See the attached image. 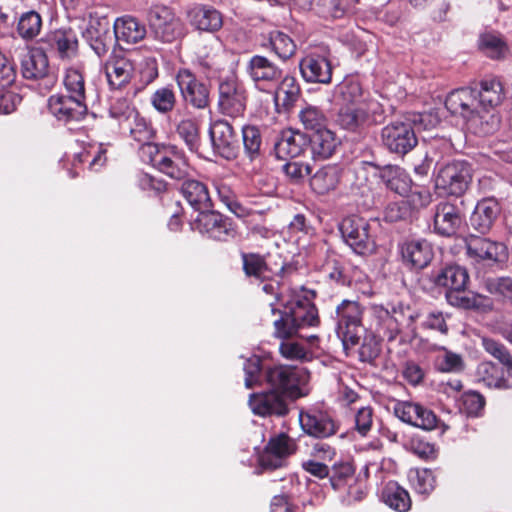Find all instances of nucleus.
<instances>
[{
    "label": "nucleus",
    "instance_id": "f257e3e1",
    "mask_svg": "<svg viewBox=\"0 0 512 512\" xmlns=\"http://www.w3.org/2000/svg\"><path fill=\"white\" fill-rule=\"evenodd\" d=\"M303 291L305 294L293 295L281 310L274 308L275 303H270L273 314L278 312L280 315L273 323L274 337L280 340H289L298 336L300 329L320 325L318 309L313 302L316 292L304 289Z\"/></svg>",
    "mask_w": 512,
    "mask_h": 512
},
{
    "label": "nucleus",
    "instance_id": "f03ea898",
    "mask_svg": "<svg viewBox=\"0 0 512 512\" xmlns=\"http://www.w3.org/2000/svg\"><path fill=\"white\" fill-rule=\"evenodd\" d=\"M309 372L299 366L267 364L264 368V385L294 400L306 397Z\"/></svg>",
    "mask_w": 512,
    "mask_h": 512
},
{
    "label": "nucleus",
    "instance_id": "7ed1b4c3",
    "mask_svg": "<svg viewBox=\"0 0 512 512\" xmlns=\"http://www.w3.org/2000/svg\"><path fill=\"white\" fill-rule=\"evenodd\" d=\"M482 346L503 366L500 368L492 362L482 363L478 368L482 381L490 388H512V355L508 349L499 341L488 337L482 338Z\"/></svg>",
    "mask_w": 512,
    "mask_h": 512
},
{
    "label": "nucleus",
    "instance_id": "20e7f679",
    "mask_svg": "<svg viewBox=\"0 0 512 512\" xmlns=\"http://www.w3.org/2000/svg\"><path fill=\"white\" fill-rule=\"evenodd\" d=\"M384 109L377 100H366L357 105H341L337 113V124L349 132L363 133L367 128L382 122Z\"/></svg>",
    "mask_w": 512,
    "mask_h": 512
},
{
    "label": "nucleus",
    "instance_id": "39448f33",
    "mask_svg": "<svg viewBox=\"0 0 512 512\" xmlns=\"http://www.w3.org/2000/svg\"><path fill=\"white\" fill-rule=\"evenodd\" d=\"M478 101L476 96V89L470 87H462L451 91L445 100V107L452 115H459L466 121L477 125L478 122L481 124L479 133L482 135L490 134L494 131V120L495 116L491 115L490 124L486 121L485 125L482 123V116L480 115L478 108Z\"/></svg>",
    "mask_w": 512,
    "mask_h": 512
},
{
    "label": "nucleus",
    "instance_id": "423d86ee",
    "mask_svg": "<svg viewBox=\"0 0 512 512\" xmlns=\"http://www.w3.org/2000/svg\"><path fill=\"white\" fill-rule=\"evenodd\" d=\"M217 110L221 115L232 119L245 115L248 91L236 75L221 78L217 88Z\"/></svg>",
    "mask_w": 512,
    "mask_h": 512
},
{
    "label": "nucleus",
    "instance_id": "0eeeda50",
    "mask_svg": "<svg viewBox=\"0 0 512 512\" xmlns=\"http://www.w3.org/2000/svg\"><path fill=\"white\" fill-rule=\"evenodd\" d=\"M472 168L465 160H453L441 166L435 176V188L448 196L461 197L472 182Z\"/></svg>",
    "mask_w": 512,
    "mask_h": 512
},
{
    "label": "nucleus",
    "instance_id": "6e6552de",
    "mask_svg": "<svg viewBox=\"0 0 512 512\" xmlns=\"http://www.w3.org/2000/svg\"><path fill=\"white\" fill-rule=\"evenodd\" d=\"M148 24L153 37L162 43H173L186 34L181 19L165 5H154L149 9Z\"/></svg>",
    "mask_w": 512,
    "mask_h": 512
},
{
    "label": "nucleus",
    "instance_id": "1a4fd4ad",
    "mask_svg": "<svg viewBox=\"0 0 512 512\" xmlns=\"http://www.w3.org/2000/svg\"><path fill=\"white\" fill-rule=\"evenodd\" d=\"M364 308L354 300L344 299L336 307V333L345 348L359 343Z\"/></svg>",
    "mask_w": 512,
    "mask_h": 512
},
{
    "label": "nucleus",
    "instance_id": "9d476101",
    "mask_svg": "<svg viewBox=\"0 0 512 512\" xmlns=\"http://www.w3.org/2000/svg\"><path fill=\"white\" fill-rule=\"evenodd\" d=\"M298 421L305 435L318 440L335 436L341 428L340 421L331 412L315 406L301 409Z\"/></svg>",
    "mask_w": 512,
    "mask_h": 512
},
{
    "label": "nucleus",
    "instance_id": "9b49d317",
    "mask_svg": "<svg viewBox=\"0 0 512 512\" xmlns=\"http://www.w3.org/2000/svg\"><path fill=\"white\" fill-rule=\"evenodd\" d=\"M339 231L344 242L358 255L372 253L375 239L371 234L369 221L359 215H349L342 219Z\"/></svg>",
    "mask_w": 512,
    "mask_h": 512
},
{
    "label": "nucleus",
    "instance_id": "f8f14e48",
    "mask_svg": "<svg viewBox=\"0 0 512 512\" xmlns=\"http://www.w3.org/2000/svg\"><path fill=\"white\" fill-rule=\"evenodd\" d=\"M294 402L296 400L270 388L250 394L248 400L252 413L263 418L287 417Z\"/></svg>",
    "mask_w": 512,
    "mask_h": 512
},
{
    "label": "nucleus",
    "instance_id": "ddd939ff",
    "mask_svg": "<svg viewBox=\"0 0 512 512\" xmlns=\"http://www.w3.org/2000/svg\"><path fill=\"white\" fill-rule=\"evenodd\" d=\"M175 81L180 91L182 100L194 109L205 110L210 106V87L197 78L194 72L188 68H180Z\"/></svg>",
    "mask_w": 512,
    "mask_h": 512
},
{
    "label": "nucleus",
    "instance_id": "4468645a",
    "mask_svg": "<svg viewBox=\"0 0 512 512\" xmlns=\"http://www.w3.org/2000/svg\"><path fill=\"white\" fill-rule=\"evenodd\" d=\"M384 147L391 153L404 156L418 144L414 126L409 121H393L381 130Z\"/></svg>",
    "mask_w": 512,
    "mask_h": 512
},
{
    "label": "nucleus",
    "instance_id": "2eb2a0df",
    "mask_svg": "<svg viewBox=\"0 0 512 512\" xmlns=\"http://www.w3.org/2000/svg\"><path fill=\"white\" fill-rule=\"evenodd\" d=\"M194 226L202 235L220 242H227L237 235V226L234 221L211 209L199 213Z\"/></svg>",
    "mask_w": 512,
    "mask_h": 512
},
{
    "label": "nucleus",
    "instance_id": "dca6fc26",
    "mask_svg": "<svg viewBox=\"0 0 512 512\" xmlns=\"http://www.w3.org/2000/svg\"><path fill=\"white\" fill-rule=\"evenodd\" d=\"M464 243L466 256L473 264H494L507 257L506 246L490 238L469 234Z\"/></svg>",
    "mask_w": 512,
    "mask_h": 512
},
{
    "label": "nucleus",
    "instance_id": "f3484780",
    "mask_svg": "<svg viewBox=\"0 0 512 512\" xmlns=\"http://www.w3.org/2000/svg\"><path fill=\"white\" fill-rule=\"evenodd\" d=\"M246 73L258 90L269 92L279 84L283 70L266 56L253 55L246 64Z\"/></svg>",
    "mask_w": 512,
    "mask_h": 512
},
{
    "label": "nucleus",
    "instance_id": "a211bd4d",
    "mask_svg": "<svg viewBox=\"0 0 512 512\" xmlns=\"http://www.w3.org/2000/svg\"><path fill=\"white\" fill-rule=\"evenodd\" d=\"M240 257L244 275L249 279H255L260 282L271 281L274 276L283 278L287 268H290L284 262L278 269L274 268L268 263L267 256L258 252L242 251L240 252Z\"/></svg>",
    "mask_w": 512,
    "mask_h": 512
},
{
    "label": "nucleus",
    "instance_id": "6ab92c4d",
    "mask_svg": "<svg viewBox=\"0 0 512 512\" xmlns=\"http://www.w3.org/2000/svg\"><path fill=\"white\" fill-rule=\"evenodd\" d=\"M21 73L28 80H42L46 89L56 83V77L50 73L48 56L44 47L34 48L26 53L21 60Z\"/></svg>",
    "mask_w": 512,
    "mask_h": 512
},
{
    "label": "nucleus",
    "instance_id": "aec40b11",
    "mask_svg": "<svg viewBox=\"0 0 512 512\" xmlns=\"http://www.w3.org/2000/svg\"><path fill=\"white\" fill-rule=\"evenodd\" d=\"M394 414L402 422L414 427L431 431L438 427L439 419L427 407L410 401H397L394 405Z\"/></svg>",
    "mask_w": 512,
    "mask_h": 512
},
{
    "label": "nucleus",
    "instance_id": "412c9836",
    "mask_svg": "<svg viewBox=\"0 0 512 512\" xmlns=\"http://www.w3.org/2000/svg\"><path fill=\"white\" fill-rule=\"evenodd\" d=\"M209 136L213 149L227 160L235 159L238 155V138L233 126L225 119L211 123Z\"/></svg>",
    "mask_w": 512,
    "mask_h": 512
},
{
    "label": "nucleus",
    "instance_id": "4be33fe9",
    "mask_svg": "<svg viewBox=\"0 0 512 512\" xmlns=\"http://www.w3.org/2000/svg\"><path fill=\"white\" fill-rule=\"evenodd\" d=\"M41 44L61 60H71L78 54V37L70 27L49 31L41 39Z\"/></svg>",
    "mask_w": 512,
    "mask_h": 512
},
{
    "label": "nucleus",
    "instance_id": "5701e85b",
    "mask_svg": "<svg viewBox=\"0 0 512 512\" xmlns=\"http://www.w3.org/2000/svg\"><path fill=\"white\" fill-rule=\"evenodd\" d=\"M49 112L58 120L64 123L80 121L87 114L88 106L72 95L57 93L48 99Z\"/></svg>",
    "mask_w": 512,
    "mask_h": 512
},
{
    "label": "nucleus",
    "instance_id": "b1692460",
    "mask_svg": "<svg viewBox=\"0 0 512 512\" xmlns=\"http://www.w3.org/2000/svg\"><path fill=\"white\" fill-rule=\"evenodd\" d=\"M104 71L110 88L121 89L131 81L134 64L123 50L114 48L104 63Z\"/></svg>",
    "mask_w": 512,
    "mask_h": 512
},
{
    "label": "nucleus",
    "instance_id": "393cba45",
    "mask_svg": "<svg viewBox=\"0 0 512 512\" xmlns=\"http://www.w3.org/2000/svg\"><path fill=\"white\" fill-rule=\"evenodd\" d=\"M461 209L450 201H441L435 206L433 216L434 232L443 237L457 234L463 223Z\"/></svg>",
    "mask_w": 512,
    "mask_h": 512
},
{
    "label": "nucleus",
    "instance_id": "a878e982",
    "mask_svg": "<svg viewBox=\"0 0 512 512\" xmlns=\"http://www.w3.org/2000/svg\"><path fill=\"white\" fill-rule=\"evenodd\" d=\"M302 78L307 83L330 84L333 68L330 59L318 53H309L299 62Z\"/></svg>",
    "mask_w": 512,
    "mask_h": 512
},
{
    "label": "nucleus",
    "instance_id": "bb28decb",
    "mask_svg": "<svg viewBox=\"0 0 512 512\" xmlns=\"http://www.w3.org/2000/svg\"><path fill=\"white\" fill-rule=\"evenodd\" d=\"M157 170L171 179L184 180L190 172L189 159L181 148L169 144L164 148V155L157 160Z\"/></svg>",
    "mask_w": 512,
    "mask_h": 512
},
{
    "label": "nucleus",
    "instance_id": "cd10ccee",
    "mask_svg": "<svg viewBox=\"0 0 512 512\" xmlns=\"http://www.w3.org/2000/svg\"><path fill=\"white\" fill-rule=\"evenodd\" d=\"M190 25L201 32L215 33L223 27V14L212 5L195 4L187 12Z\"/></svg>",
    "mask_w": 512,
    "mask_h": 512
},
{
    "label": "nucleus",
    "instance_id": "c85d7f7f",
    "mask_svg": "<svg viewBox=\"0 0 512 512\" xmlns=\"http://www.w3.org/2000/svg\"><path fill=\"white\" fill-rule=\"evenodd\" d=\"M501 213V206L494 197L483 198L477 202L470 217L472 228L481 234L488 233Z\"/></svg>",
    "mask_w": 512,
    "mask_h": 512
},
{
    "label": "nucleus",
    "instance_id": "c756f323",
    "mask_svg": "<svg viewBox=\"0 0 512 512\" xmlns=\"http://www.w3.org/2000/svg\"><path fill=\"white\" fill-rule=\"evenodd\" d=\"M307 148V135L293 130L282 131L274 144L275 155L281 160L299 157Z\"/></svg>",
    "mask_w": 512,
    "mask_h": 512
},
{
    "label": "nucleus",
    "instance_id": "7c9ffc66",
    "mask_svg": "<svg viewBox=\"0 0 512 512\" xmlns=\"http://www.w3.org/2000/svg\"><path fill=\"white\" fill-rule=\"evenodd\" d=\"M83 38L100 58L106 56L111 47L116 45V41L111 35L108 21L102 22L97 20L90 22L83 32Z\"/></svg>",
    "mask_w": 512,
    "mask_h": 512
},
{
    "label": "nucleus",
    "instance_id": "2f4dec72",
    "mask_svg": "<svg viewBox=\"0 0 512 512\" xmlns=\"http://www.w3.org/2000/svg\"><path fill=\"white\" fill-rule=\"evenodd\" d=\"M431 279L436 286L446 291H464L469 282V274L466 268L452 264L432 271Z\"/></svg>",
    "mask_w": 512,
    "mask_h": 512
},
{
    "label": "nucleus",
    "instance_id": "473e14b6",
    "mask_svg": "<svg viewBox=\"0 0 512 512\" xmlns=\"http://www.w3.org/2000/svg\"><path fill=\"white\" fill-rule=\"evenodd\" d=\"M401 254L404 264L415 270L427 267L434 256L433 248L427 240L406 242L401 248Z\"/></svg>",
    "mask_w": 512,
    "mask_h": 512
},
{
    "label": "nucleus",
    "instance_id": "72a5a7b5",
    "mask_svg": "<svg viewBox=\"0 0 512 512\" xmlns=\"http://www.w3.org/2000/svg\"><path fill=\"white\" fill-rule=\"evenodd\" d=\"M113 30L116 43L136 44L142 41L147 34L146 26L132 15L116 18Z\"/></svg>",
    "mask_w": 512,
    "mask_h": 512
},
{
    "label": "nucleus",
    "instance_id": "f704fd0d",
    "mask_svg": "<svg viewBox=\"0 0 512 512\" xmlns=\"http://www.w3.org/2000/svg\"><path fill=\"white\" fill-rule=\"evenodd\" d=\"M341 177L342 168L337 164H328L311 176L310 187L318 195H327L338 187Z\"/></svg>",
    "mask_w": 512,
    "mask_h": 512
},
{
    "label": "nucleus",
    "instance_id": "c9c22d12",
    "mask_svg": "<svg viewBox=\"0 0 512 512\" xmlns=\"http://www.w3.org/2000/svg\"><path fill=\"white\" fill-rule=\"evenodd\" d=\"M478 50L492 60H503L509 54L506 38L498 31H485L479 35Z\"/></svg>",
    "mask_w": 512,
    "mask_h": 512
},
{
    "label": "nucleus",
    "instance_id": "e433bc0d",
    "mask_svg": "<svg viewBox=\"0 0 512 512\" xmlns=\"http://www.w3.org/2000/svg\"><path fill=\"white\" fill-rule=\"evenodd\" d=\"M181 193L187 202L199 213L212 208L213 203L208 187L198 180H185L181 187Z\"/></svg>",
    "mask_w": 512,
    "mask_h": 512
},
{
    "label": "nucleus",
    "instance_id": "4c0bfd02",
    "mask_svg": "<svg viewBox=\"0 0 512 512\" xmlns=\"http://www.w3.org/2000/svg\"><path fill=\"white\" fill-rule=\"evenodd\" d=\"M476 96L479 105L484 108H494L505 98L503 84L497 77H486L480 81Z\"/></svg>",
    "mask_w": 512,
    "mask_h": 512
},
{
    "label": "nucleus",
    "instance_id": "58836bf2",
    "mask_svg": "<svg viewBox=\"0 0 512 512\" xmlns=\"http://www.w3.org/2000/svg\"><path fill=\"white\" fill-rule=\"evenodd\" d=\"M338 144L335 133L328 128L308 137V147H310L312 157L315 160L330 158L335 153Z\"/></svg>",
    "mask_w": 512,
    "mask_h": 512
},
{
    "label": "nucleus",
    "instance_id": "ea45409f",
    "mask_svg": "<svg viewBox=\"0 0 512 512\" xmlns=\"http://www.w3.org/2000/svg\"><path fill=\"white\" fill-rule=\"evenodd\" d=\"M337 93L342 105H357L366 103V100H374L369 93L363 90L358 76H346L338 85Z\"/></svg>",
    "mask_w": 512,
    "mask_h": 512
},
{
    "label": "nucleus",
    "instance_id": "a19ab883",
    "mask_svg": "<svg viewBox=\"0 0 512 512\" xmlns=\"http://www.w3.org/2000/svg\"><path fill=\"white\" fill-rule=\"evenodd\" d=\"M373 312L376 318V332L379 337L386 340L389 344L396 342L399 339V343L402 342V326L392 319L388 313V308L383 306H375Z\"/></svg>",
    "mask_w": 512,
    "mask_h": 512
},
{
    "label": "nucleus",
    "instance_id": "79ce46f5",
    "mask_svg": "<svg viewBox=\"0 0 512 512\" xmlns=\"http://www.w3.org/2000/svg\"><path fill=\"white\" fill-rule=\"evenodd\" d=\"M261 46L270 49L284 61L290 59L297 49L294 40L288 34L279 30L271 31L266 42H263Z\"/></svg>",
    "mask_w": 512,
    "mask_h": 512
},
{
    "label": "nucleus",
    "instance_id": "37998d69",
    "mask_svg": "<svg viewBox=\"0 0 512 512\" xmlns=\"http://www.w3.org/2000/svg\"><path fill=\"white\" fill-rule=\"evenodd\" d=\"M382 499L386 505L398 512H407L412 505L408 491L394 481L385 485L382 490Z\"/></svg>",
    "mask_w": 512,
    "mask_h": 512
},
{
    "label": "nucleus",
    "instance_id": "c03bdc74",
    "mask_svg": "<svg viewBox=\"0 0 512 512\" xmlns=\"http://www.w3.org/2000/svg\"><path fill=\"white\" fill-rule=\"evenodd\" d=\"M176 134L185 143L188 150L197 153L201 146L200 125L196 118L181 119L176 125Z\"/></svg>",
    "mask_w": 512,
    "mask_h": 512
},
{
    "label": "nucleus",
    "instance_id": "a18cd8bd",
    "mask_svg": "<svg viewBox=\"0 0 512 512\" xmlns=\"http://www.w3.org/2000/svg\"><path fill=\"white\" fill-rule=\"evenodd\" d=\"M329 482L334 490L344 488L354 478L356 467L350 458H341L330 466Z\"/></svg>",
    "mask_w": 512,
    "mask_h": 512
},
{
    "label": "nucleus",
    "instance_id": "49530a36",
    "mask_svg": "<svg viewBox=\"0 0 512 512\" xmlns=\"http://www.w3.org/2000/svg\"><path fill=\"white\" fill-rule=\"evenodd\" d=\"M242 143L244 153L250 161H254L261 156V147L263 143L260 128L253 124H246L241 129Z\"/></svg>",
    "mask_w": 512,
    "mask_h": 512
},
{
    "label": "nucleus",
    "instance_id": "de8ad7c7",
    "mask_svg": "<svg viewBox=\"0 0 512 512\" xmlns=\"http://www.w3.org/2000/svg\"><path fill=\"white\" fill-rule=\"evenodd\" d=\"M42 24L41 15L34 10H30L21 14L17 22L16 31L20 38L25 41H31L40 34Z\"/></svg>",
    "mask_w": 512,
    "mask_h": 512
},
{
    "label": "nucleus",
    "instance_id": "09e8293b",
    "mask_svg": "<svg viewBox=\"0 0 512 512\" xmlns=\"http://www.w3.org/2000/svg\"><path fill=\"white\" fill-rule=\"evenodd\" d=\"M298 116L304 129L312 134L327 129L328 119L319 107L307 105L300 110Z\"/></svg>",
    "mask_w": 512,
    "mask_h": 512
},
{
    "label": "nucleus",
    "instance_id": "8fccbe9b",
    "mask_svg": "<svg viewBox=\"0 0 512 512\" xmlns=\"http://www.w3.org/2000/svg\"><path fill=\"white\" fill-rule=\"evenodd\" d=\"M359 0H322V13L326 18L343 19L356 12Z\"/></svg>",
    "mask_w": 512,
    "mask_h": 512
},
{
    "label": "nucleus",
    "instance_id": "3c124183",
    "mask_svg": "<svg viewBox=\"0 0 512 512\" xmlns=\"http://www.w3.org/2000/svg\"><path fill=\"white\" fill-rule=\"evenodd\" d=\"M150 102L152 107L160 114H168L177 104L176 93L173 85H166L154 91Z\"/></svg>",
    "mask_w": 512,
    "mask_h": 512
},
{
    "label": "nucleus",
    "instance_id": "603ef678",
    "mask_svg": "<svg viewBox=\"0 0 512 512\" xmlns=\"http://www.w3.org/2000/svg\"><path fill=\"white\" fill-rule=\"evenodd\" d=\"M107 150L102 144L89 145L75 156L80 164L88 163L91 171H99L107 162Z\"/></svg>",
    "mask_w": 512,
    "mask_h": 512
},
{
    "label": "nucleus",
    "instance_id": "864d4df0",
    "mask_svg": "<svg viewBox=\"0 0 512 512\" xmlns=\"http://www.w3.org/2000/svg\"><path fill=\"white\" fill-rule=\"evenodd\" d=\"M63 85L68 95H72L86 102L85 76L80 69L68 68L65 71Z\"/></svg>",
    "mask_w": 512,
    "mask_h": 512
},
{
    "label": "nucleus",
    "instance_id": "5fc2aeb1",
    "mask_svg": "<svg viewBox=\"0 0 512 512\" xmlns=\"http://www.w3.org/2000/svg\"><path fill=\"white\" fill-rule=\"evenodd\" d=\"M265 447L284 461L287 457L295 454L298 448L296 441L285 432L271 437Z\"/></svg>",
    "mask_w": 512,
    "mask_h": 512
},
{
    "label": "nucleus",
    "instance_id": "6e6d98bb",
    "mask_svg": "<svg viewBox=\"0 0 512 512\" xmlns=\"http://www.w3.org/2000/svg\"><path fill=\"white\" fill-rule=\"evenodd\" d=\"M276 87H278L277 97L283 94V107L287 110L293 107L301 95V88L297 79L291 75H282V79Z\"/></svg>",
    "mask_w": 512,
    "mask_h": 512
},
{
    "label": "nucleus",
    "instance_id": "4d7b16f0",
    "mask_svg": "<svg viewBox=\"0 0 512 512\" xmlns=\"http://www.w3.org/2000/svg\"><path fill=\"white\" fill-rule=\"evenodd\" d=\"M205 52L199 54L198 65L208 74H216L224 69V53L219 49L204 47Z\"/></svg>",
    "mask_w": 512,
    "mask_h": 512
},
{
    "label": "nucleus",
    "instance_id": "13d9d810",
    "mask_svg": "<svg viewBox=\"0 0 512 512\" xmlns=\"http://www.w3.org/2000/svg\"><path fill=\"white\" fill-rule=\"evenodd\" d=\"M126 125L129 128L131 137L139 143L148 142L155 136V130L152 124L141 116L139 111L137 112V116H133Z\"/></svg>",
    "mask_w": 512,
    "mask_h": 512
},
{
    "label": "nucleus",
    "instance_id": "bf43d9fd",
    "mask_svg": "<svg viewBox=\"0 0 512 512\" xmlns=\"http://www.w3.org/2000/svg\"><path fill=\"white\" fill-rule=\"evenodd\" d=\"M138 109L125 97L112 98L109 115L119 123L129 122L133 116H137Z\"/></svg>",
    "mask_w": 512,
    "mask_h": 512
},
{
    "label": "nucleus",
    "instance_id": "052dcab7",
    "mask_svg": "<svg viewBox=\"0 0 512 512\" xmlns=\"http://www.w3.org/2000/svg\"><path fill=\"white\" fill-rule=\"evenodd\" d=\"M404 446L406 450L423 460H431L436 457L435 445L418 434L410 436Z\"/></svg>",
    "mask_w": 512,
    "mask_h": 512
},
{
    "label": "nucleus",
    "instance_id": "680f3d73",
    "mask_svg": "<svg viewBox=\"0 0 512 512\" xmlns=\"http://www.w3.org/2000/svg\"><path fill=\"white\" fill-rule=\"evenodd\" d=\"M267 365L262 363L258 356H252L244 363L245 386L253 388L255 385L264 384V368Z\"/></svg>",
    "mask_w": 512,
    "mask_h": 512
},
{
    "label": "nucleus",
    "instance_id": "e2e57ef3",
    "mask_svg": "<svg viewBox=\"0 0 512 512\" xmlns=\"http://www.w3.org/2000/svg\"><path fill=\"white\" fill-rule=\"evenodd\" d=\"M410 482L419 494H430L436 485V479L430 469H417L409 475Z\"/></svg>",
    "mask_w": 512,
    "mask_h": 512
},
{
    "label": "nucleus",
    "instance_id": "0e129e2a",
    "mask_svg": "<svg viewBox=\"0 0 512 512\" xmlns=\"http://www.w3.org/2000/svg\"><path fill=\"white\" fill-rule=\"evenodd\" d=\"M486 404L485 397L477 391H466L461 396V410L468 416L477 417L481 415Z\"/></svg>",
    "mask_w": 512,
    "mask_h": 512
},
{
    "label": "nucleus",
    "instance_id": "69168bd1",
    "mask_svg": "<svg viewBox=\"0 0 512 512\" xmlns=\"http://www.w3.org/2000/svg\"><path fill=\"white\" fill-rule=\"evenodd\" d=\"M487 291L504 300L512 301V277L500 276L485 281Z\"/></svg>",
    "mask_w": 512,
    "mask_h": 512
},
{
    "label": "nucleus",
    "instance_id": "338daca9",
    "mask_svg": "<svg viewBox=\"0 0 512 512\" xmlns=\"http://www.w3.org/2000/svg\"><path fill=\"white\" fill-rule=\"evenodd\" d=\"M382 177L386 179V186L397 194L402 195L409 189L406 176L398 167L387 166Z\"/></svg>",
    "mask_w": 512,
    "mask_h": 512
},
{
    "label": "nucleus",
    "instance_id": "774afa93",
    "mask_svg": "<svg viewBox=\"0 0 512 512\" xmlns=\"http://www.w3.org/2000/svg\"><path fill=\"white\" fill-rule=\"evenodd\" d=\"M464 291H446L447 301L455 307L462 309H478L481 305L480 295H467Z\"/></svg>",
    "mask_w": 512,
    "mask_h": 512
}]
</instances>
